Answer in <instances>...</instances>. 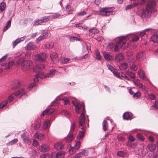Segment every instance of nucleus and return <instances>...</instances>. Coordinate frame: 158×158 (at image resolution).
Listing matches in <instances>:
<instances>
[{"label": "nucleus", "mask_w": 158, "mask_h": 158, "mask_svg": "<svg viewBox=\"0 0 158 158\" xmlns=\"http://www.w3.org/2000/svg\"><path fill=\"white\" fill-rule=\"evenodd\" d=\"M142 3H145L148 1L146 7L142 11V16L149 18L152 13H155L157 11L156 7V3L154 0H141Z\"/></svg>", "instance_id": "obj_1"}, {"label": "nucleus", "mask_w": 158, "mask_h": 158, "mask_svg": "<svg viewBox=\"0 0 158 158\" xmlns=\"http://www.w3.org/2000/svg\"><path fill=\"white\" fill-rule=\"evenodd\" d=\"M16 63L21 65V68L23 71L29 70L31 69L32 66L31 61L30 60H25L24 57H21L17 60Z\"/></svg>", "instance_id": "obj_2"}, {"label": "nucleus", "mask_w": 158, "mask_h": 158, "mask_svg": "<svg viewBox=\"0 0 158 158\" xmlns=\"http://www.w3.org/2000/svg\"><path fill=\"white\" fill-rule=\"evenodd\" d=\"M56 71L54 69L51 70L47 74H44V73H41L40 74H36L35 76L34 81L35 82H37L39 81V78L41 79H44L47 77H52L55 74Z\"/></svg>", "instance_id": "obj_3"}, {"label": "nucleus", "mask_w": 158, "mask_h": 158, "mask_svg": "<svg viewBox=\"0 0 158 158\" xmlns=\"http://www.w3.org/2000/svg\"><path fill=\"white\" fill-rule=\"evenodd\" d=\"M132 35H128L126 36H123L122 38L119 39L117 41V43L114 45L113 47L114 48V51L115 52H118L119 49L121 48L123 45L126 43L127 38H128Z\"/></svg>", "instance_id": "obj_4"}, {"label": "nucleus", "mask_w": 158, "mask_h": 158, "mask_svg": "<svg viewBox=\"0 0 158 158\" xmlns=\"http://www.w3.org/2000/svg\"><path fill=\"white\" fill-rule=\"evenodd\" d=\"M114 10L113 7H105L101 8L100 10L99 15L102 16H109L113 14Z\"/></svg>", "instance_id": "obj_5"}, {"label": "nucleus", "mask_w": 158, "mask_h": 158, "mask_svg": "<svg viewBox=\"0 0 158 158\" xmlns=\"http://www.w3.org/2000/svg\"><path fill=\"white\" fill-rule=\"evenodd\" d=\"M85 106L83 107V111L81 113L80 116L79 120V127L82 130H84V125L85 124Z\"/></svg>", "instance_id": "obj_6"}, {"label": "nucleus", "mask_w": 158, "mask_h": 158, "mask_svg": "<svg viewBox=\"0 0 158 158\" xmlns=\"http://www.w3.org/2000/svg\"><path fill=\"white\" fill-rule=\"evenodd\" d=\"M47 58L46 55L44 52L40 53L35 56L34 59L36 60L43 62Z\"/></svg>", "instance_id": "obj_7"}, {"label": "nucleus", "mask_w": 158, "mask_h": 158, "mask_svg": "<svg viewBox=\"0 0 158 158\" xmlns=\"http://www.w3.org/2000/svg\"><path fill=\"white\" fill-rule=\"evenodd\" d=\"M81 146V142L80 141H77L75 143V144L73 147H71L69 149V152L71 154H73L76 152V150H78Z\"/></svg>", "instance_id": "obj_8"}, {"label": "nucleus", "mask_w": 158, "mask_h": 158, "mask_svg": "<svg viewBox=\"0 0 158 158\" xmlns=\"http://www.w3.org/2000/svg\"><path fill=\"white\" fill-rule=\"evenodd\" d=\"M14 94H12L9 96L8 97V99L3 101L0 104V108H2L5 107L9 102H10L12 101L13 100V96Z\"/></svg>", "instance_id": "obj_9"}, {"label": "nucleus", "mask_w": 158, "mask_h": 158, "mask_svg": "<svg viewBox=\"0 0 158 158\" xmlns=\"http://www.w3.org/2000/svg\"><path fill=\"white\" fill-rule=\"evenodd\" d=\"M44 68V65L43 64L38 65L36 66L33 69L34 72L38 73L37 74H40L41 73H43L42 71Z\"/></svg>", "instance_id": "obj_10"}, {"label": "nucleus", "mask_w": 158, "mask_h": 158, "mask_svg": "<svg viewBox=\"0 0 158 158\" xmlns=\"http://www.w3.org/2000/svg\"><path fill=\"white\" fill-rule=\"evenodd\" d=\"M146 58V54L143 51L140 52L136 55V59L139 61H141Z\"/></svg>", "instance_id": "obj_11"}, {"label": "nucleus", "mask_w": 158, "mask_h": 158, "mask_svg": "<svg viewBox=\"0 0 158 158\" xmlns=\"http://www.w3.org/2000/svg\"><path fill=\"white\" fill-rule=\"evenodd\" d=\"M105 59L107 61L112 60L114 59L113 57L109 52H103L102 53Z\"/></svg>", "instance_id": "obj_12"}, {"label": "nucleus", "mask_w": 158, "mask_h": 158, "mask_svg": "<svg viewBox=\"0 0 158 158\" xmlns=\"http://www.w3.org/2000/svg\"><path fill=\"white\" fill-rule=\"evenodd\" d=\"M25 47L27 50H34L36 48V47L34 44L33 42H30L27 44Z\"/></svg>", "instance_id": "obj_13"}, {"label": "nucleus", "mask_w": 158, "mask_h": 158, "mask_svg": "<svg viewBox=\"0 0 158 158\" xmlns=\"http://www.w3.org/2000/svg\"><path fill=\"white\" fill-rule=\"evenodd\" d=\"M21 137L24 143L28 145H30L31 143V141L29 139L28 136H26V134L24 133L21 135Z\"/></svg>", "instance_id": "obj_14"}, {"label": "nucleus", "mask_w": 158, "mask_h": 158, "mask_svg": "<svg viewBox=\"0 0 158 158\" xmlns=\"http://www.w3.org/2000/svg\"><path fill=\"white\" fill-rule=\"evenodd\" d=\"M132 114L130 112H126L123 115V118L126 120H130L132 118Z\"/></svg>", "instance_id": "obj_15"}, {"label": "nucleus", "mask_w": 158, "mask_h": 158, "mask_svg": "<svg viewBox=\"0 0 158 158\" xmlns=\"http://www.w3.org/2000/svg\"><path fill=\"white\" fill-rule=\"evenodd\" d=\"M40 149L41 152H46L49 150V147L48 145L44 144L40 146Z\"/></svg>", "instance_id": "obj_16"}, {"label": "nucleus", "mask_w": 158, "mask_h": 158, "mask_svg": "<svg viewBox=\"0 0 158 158\" xmlns=\"http://www.w3.org/2000/svg\"><path fill=\"white\" fill-rule=\"evenodd\" d=\"M51 60L54 63H56L58 60V56L56 52H52L50 55Z\"/></svg>", "instance_id": "obj_17"}, {"label": "nucleus", "mask_w": 158, "mask_h": 158, "mask_svg": "<svg viewBox=\"0 0 158 158\" xmlns=\"http://www.w3.org/2000/svg\"><path fill=\"white\" fill-rule=\"evenodd\" d=\"M65 10L68 14H73L74 8L72 6L68 4L66 6Z\"/></svg>", "instance_id": "obj_18"}, {"label": "nucleus", "mask_w": 158, "mask_h": 158, "mask_svg": "<svg viewBox=\"0 0 158 158\" xmlns=\"http://www.w3.org/2000/svg\"><path fill=\"white\" fill-rule=\"evenodd\" d=\"M20 85V82L19 80H16L13 82L11 86V87L13 89H16L19 87Z\"/></svg>", "instance_id": "obj_19"}, {"label": "nucleus", "mask_w": 158, "mask_h": 158, "mask_svg": "<svg viewBox=\"0 0 158 158\" xmlns=\"http://www.w3.org/2000/svg\"><path fill=\"white\" fill-rule=\"evenodd\" d=\"M54 147L56 150H59L62 149L63 148V146L60 142L56 143L54 145Z\"/></svg>", "instance_id": "obj_20"}, {"label": "nucleus", "mask_w": 158, "mask_h": 158, "mask_svg": "<svg viewBox=\"0 0 158 158\" xmlns=\"http://www.w3.org/2000/svg\"><path fill=\"white\" fill-rule=\"evenodd\" d=\"M11 19H10L7 21L5 26L3 29V31L4 32H5L6 31V30L8 29L10 27L11 24Z\"/></svg>", "instance_id": "obj_21"}, {"label": "nucleus", "mask_w": 158, "mask_h": 158, "mask_svg": "<svg viewBox=\"0 0 158 158\" xmlns=\"http://www.w3.org/2000/svg\"><path fill=\"white\" fill-rule=\"evenodd\" d=\"M150 40L153 41L154 43H158V35H154L150 38Z\"/></svg>", "instance_id": "obj_22"}, {"label": "nucleus", "mask_w": 158, "mask_h": 158, "mask_svg": "<svg viewBox=\"0 0 158 158\" xmlns=\"http://www.w3.org/2000/svg\"><path fill=\"white\" fill-rule=\"evenodd\" d=\"M133 142H127V145L129 148H134L136 147L137 145V143H132Z\"/></svg>", "instance_id": "obj_23"}, {"label": "nucleus", "mask_w": 158, "mask_h": 158, "mask_svg": "<svg viewBox=\"0 0 158 158\" xmlns=\"http://www.w3.org/2000/svg\"><path fill=\"white\" fill-rule=\"evenodd\" d=\"M54 44L53 42H46L45 44V47L48 49H51L53 48Z\"/></svg>", "instance_id": "obj_24"}, {"label": "nucleus", "mask_w": 158, "mask_h": 158, "mask_svg": "<svg viewBox=\"0 0 158 158\" xmlns=\"http://www.w3.org/2000/svg\"><path fill=\"white\" fill-rule=\"evenodd\" d=\"M122 54L121 53L117 54L115 57V60L118 61H120L123 59Z\"/></svg>", "instance_id": "obj_25"}, {"label": "nucleus", "mask_w": 158, "mask_h": 158, "mask_svg": "<svg viewBox=\"0 0 158 158\" xmlns=\"http://www.w3.org/2000/svg\"><path fill=\"white\" fill-rule=\"evenodd\" d=\"M138 73L141 78L143 79H146V77L143 71L141 69H139L138 71Z\"/></svg>", "instance_id": "obj_26"}, {"label": "nucleus", "mask_w": 158, "mask_h": 158, "mask_svg": "<svg viewBox=\"0 0 158 158\" xmlns=\"http://www.w3.org/2000/svg\"><path fill=\"white\" fill-rule=\"evenodd\" d=\"M65 153L62 151H60L56 154V157L57 158H63L64 156Z\"/></svg>", "instance_id": "obj_27"}, {"label": "nucleus", "mask_w": 158, "mask_h": 158, "mask_svg": "<svg viewBox=\"0 0 158 158\" xmlns=\"http://www.w3.org/2000/svg\"><path fill=\"white\" fill-rule=\"evenodd\" d=\"M117 155L119 157H124L126 155L127 153L123 151H119L117 152Z\"/></svg>", "instance_id": "obj_28"}, {"label": "nucleus", "mask_w": 158, "mask_h": 158, "mask_svg": "<svg viewBox=\"0 0 158 158\" xmlns=\"http://www.w3.org/2000/svg\"><path fill=\"white\" fill-rule=\"evenodd\" d=\"M148 148L150 152H153L156 149V145L154 144H150L148 146Z\"/></svg>", "instance_id": "obj_29"}, {"label": "nucleus", "mask_w": 158, "mask_h": 158, "mask_svg": "<svg viewBox=\"0 0 158 158\" xmlns=\"http://www.w3.org/2000/svg\"><path fill=\"white\" fill-rule=\"evenodd\" d=\"M126 73L127 75H129L131 78H134L135 77V73L133 72L128 70L126 72Z\"/></svg>", "instance_id": "obj_30"}, {"label": "nucleus", "mask_w": 158, "mask_h": 158, "mask_svg": "<svg viewBox=\"0 0 158 158\" xmlns=\"http://www.w3.org/2000/svg\"><path fill=\"white\" fill-rule=\"evenodd\" d=\"M89 31L93 34H97L99 32V31L95 27H92L89 30Z\"/></svg>", "instance_id": "obj_31"}, {"label": "nucleus", "mask_w": 158, "mask_h": 158, "mask_svg": "<svg viewBox=\"0 0 158 158\" xmlns=\"http://www.w3.org/2000/svg\"><path fill=\"white\" fill-rule=\"evenodd\" d=\"M111 71L113 73L114 75L117 77L119 78H121V77L120 76L119 73L116 72V70L113 68L112 69V70H111Z\"/></svg>", "instance_id": "obj_32"}, {"label": "nucleus", "mask_w": 158, "mask_h": 158, "mask_svg": "<svg viewBox=\"0 0 158 158\" xmlns=\"http://www.w3.org/2000/svg\"><path fill=\"white\" fill-rule=\"evenodd\" d=\"M108 127V123L106 121L104 120L102 122L103 129L104 131H106L107 130Z\"/></svg>", "instance_id": "obj_33"}, {"label": "nucleus", "mask_w": 158, "mask_h": 158, "mask_svg": "<svg viewBox=\"0 0 158 158\" xmlns=\"http://www.w3.org/2000/svg\"><path fill=\"white\" fill-rule=\"evenodd\" d=\"M14 64V62L13 61H9L7 65H6L4 68L5 69H8L10 68H11L13 66Z\"/></svg>", "instance_id": "obj_34"}, {"label": "nucleus", "mask_w": 158, "mask_h": 158, "mask_svg": "<svg viewBox=\"0 0 158 158\" xmlns=\"http://www.w3.org/2000/svg\"><path fill=\"white\" fill-rule=\"evenodd\" d=\"M95 55L96 59L98 60H102V57L101 56L99 51L98 50L95 51Z\"/></svg>", "instance_id": "obj_35"}, {"label": "nucleus", "mask_w": 158, "mask_h": 158, "mask_svg": "<svg viewBox=\"0 0 158 158\" xmlns=\"http://www.w3.org/2000/svg\"><path fill=\"white\" fill-rule=\"evenodd\" d=\"M137 138L138 139L142 141H144L145 140V138L141 134L138 133L136 135Z\"/></svg>", "instance_id": "obj_36"}, {"label": "nucleus", "mask_w": 158, "mask_h": 158, "mask_svg": "<svg viewBox=\"0 0 158 158\" xmlns=\"http://www.w3.org/2000/svg\"><path fill=\"white\" fill-rule=\"evenodd\" d=\"M158 108V101H156L155 102V104L150 107L151 110H153Z\"/></svg>", "instance_id": "obj_37"}, {"label": "nucleus", "mask_w": 158, "mask_h": 158, "mask_svg": "<svg viewBox=\"0 0 158 158\" xmlns=\"http://www.w3.org/2000/svg\"><path fill=\"white\" fill-rule=\"evenodd\" d=\"M6 6V4L4 2H2L0 3V10L1 12L4 10Z\"/></svg>", "instance_id": "obj_38"}, {"label": "nucleus", "mask_w": 158, "mask_h": 158, "mask_svg": "<svg viewBox=\"0 0 158 158\" xmlns=\"http://www.w3.org/2000/svg\"><path fill=\"white\" fill-rule=\"evenodd\" d=\"M84 135V133L83 131H79L78 135L77 137L78 139H80L83 138Z\"/></svg>", "instance_id": "obj_39"}, {"label": "nucleus", "mask_w": 158, "mask_h": 158, "mask_svg": "<svg viewBox=\"0 0 158 158\" xmlns=\"http://www.w3.org/2000/svg\"><path fill=\"white\" fill-rule=\"evenodd\" d=\"M50 19L49 16H44L41 19V22L45 23L48 21Z\"/></svg>", "instance_id": "obj_40"}, {"label": "nucleus", "mask_w": 158, "mask_h": 158, "mask_svg": "<svg viewBox=\"0 0 158 158\" xmlns=\"http://www.w3.org/2000/svg\"><path fill=\"white\" fill-rule=\"evenodd\" d=\"M29 155L31 157L34 156H37V152L36 150H33L30 152Z\"/></svg>", "instance_id": "obj_41"}, {"label": "nucleus", "mask_w": 158, "mask_h": 158, "mask_svg": "<svg viewBox=\"0 0 158 158\" xmlns=\"http://www.w3.org/2000/svg\"><path fill=\"white\" fill-rule=\"evenodd\" d=\"M127 64L125 63H123L121 65L120 67V68L121 70L122 69H126L127 67Z\"/></svg>", "instance_id": "obj_42"}, {"label": "nucleus", "mask_w": 158, "mask_h": 158, "mask_svg": "<svg viewBox=\"0 0 158 158\" xmlns=\"http://www.w3.org/2000/svg\"><path fill=\"white\" fill-rule=\"evenodd\" d=\"M18 140L17 139H15L13 140H12L9 143H7V145H12L16 143H17L18 141Z\"/></svg>", "instance_id": "obj_43"}, {"label": "nucleus", "mask_w": 158, "mask_h": 158, "mask_svg": "<svg viewBox=\"0 0 158 158\" xmlns=\"http://www.w3.org/2000/svg\"><path fill=\"white\" fill-rule=\"evenodd\" d=\"M73 135V134H71L69 136H68L66 139V142L67 143H69L72 141Z\"/></svg>", "instance_id": "obj_44"}, {"label": "nucleus", "mask_w": 158, "mask_h": 158, "mask_svg": "<svg viewBox=\"0 0 158 158\" xmlns=\"http://www.w3.org/2000/svg\"><path fill=\"white\" fill-rule=\"evenodd\" d=\"M24 90V89L23 88H22L20 89L18 91L15 92L14 94V95L16 96H18L23 93Z\"/></svg>", "instance_id": "obj_45"}, {"label": "nucleus", "mask_w": 158, "mask_h": 158, "mask_svg": "<svg viewBox=\"0 0 158 158\" xmlns=\"http://www.w3.org/2000/svg\"><path fill=\"white\" fill-rule=\"evenodd\" d=\"M81 105L79 104V105H76L75 107V110L77 113H79V110L81 108Z\"/></svg>", "instance_id": "obj_46"}, {"label": "nucleus", "mask_w": 158, "mask_h": 158, "mask_svg": "<svg viewBox=\"0 0 158 158\" xmlns=\"http://www.w3.org/2000/svg\"><path fill=\"white\" fill-rule=\"evenodd\" d=\"M70 60L69 58H63L61 59V61L63 64H66Z\"/></svg>", "instance_id": "obj_47"}, {"label": "nucleus", "mask_w": 158, "mask_h": 158, "mask_svg": "<svg viewBox=\"0 0 158 158\" xmlns=\"http://www.w3.org/2000/svg\"><path fill=\"white\" fill-rule=\"evenodd\" d=\"M141 94L139 91H138L134 93L133 96L134 98H138L141 96Z\"/></svg>", "instance_id": "obj_48"}, {"label": "nucleus", "mask_w": 158, "mask_h": 158, "mask_svg": "<svg viewBox=\"0 0 158 158\" xmlns=\"http://www.w3.org/2000/svg\"><path fill=\"white\" fill-rule=\"evenodd\" d=\"M49 122V121L48 120H46L45 122L43 125V128L45 130L47 128Z\"/></svg>", "instance_id": "obj_49"}, {"label": "nucleus", "mask_w": 158, "mask_h": 158, "mask_svg": "<svg viewBox=\"0 0 158 158\" xmlns=\"http://www.w3.org/2000/svg\"><path fill=\"white\" fill-rule=\"evenodd\" d=\"M81 154L82 155L85 156H87L88 154V151L84 150L81 152Z\"/></svg>", "instance_id": "obj_50"}, {"label": "nucleus", "mask_w": 158, "mask_h": 158, "mask_svg": "<svg viewBox=\"0 0 158 158\" xmlns=\"http://www.w3.org/2000/svg\"><path fill=\"white\" fill-rule=\"evenodd\" d=\"M136 85H137L140 88H142L143 86V84L139 82V80H137L136 82L135 83Z\"/></svg>", "instance_id": "obj_51"}, {"label": "nucleus", "mask_w": 158, "mask_h": 158, "mask_svg": "<svg viewBox=\"0 0 158 158\" xmlns=\"http://www.w3.org/2000/svg\"><path fill=\"white\" fill-rule=\"evenodd\" d=\"M42 23L41 22V19H38L37 20H36L34 23L33 25V26L38 25H39V24H40V23Z\"/></svg>", "instance_id": "obj_52"}, {"label": "nucleus", "mask_w": 158, "mask_h": 158, "mask_svg": "<svg viewBox=\"0 0 158 158\" xmlns=\"http://www.w3.org/2000/svg\"><path fill=\"white\" fill-rule=\"evenodd\" d=\"M43 39H46L48 36V32H44L42 34L40 35Z\"/></svg>", "instance_id": "obj_53"}, {"label": "nucleus", "mask_w": 158, "mask_h": 158, "mask_svg": "<svg viewBox=\"0 0 158 158\" xmlns=\"http://www.w3.org/2000/svg\"><path fill=\"white\" fill-rule=\"evenodd\" d=\"M137 67L134 63L132 64L131 66L130 67L131 70L134 71H136L137 70Z\"/></svg>", "instance_id": "obj_54"}, {"label": "nucleus", "mask_w": 158, "mask_h": 158, "mask_svg": "<svg viewBox=\"0 0 158 158\" xmlns=\"http://www.w3.org/2000/svg\"><path fill=\"white\" fill-rule=\"evenodd\" d=\"M62 100L63 102V103L64 104H68L69 102L67 97H65L62 99Z\"/></svg>", "instance_id": "obj_55"}, {"label": "nucleus", "mask_w": 158, "mask_h": 158, "mask_svg": "<svg viewBox=\"0 0 158 158\" xmlns=\"http://www.w3.org/2000/svg\"><path fill=\"white\" fill-rule=\"evenodd\" d=\"M139 35H137L135 37L131 38V40L132 41H138L139 39Z\"/></svg>", "instance_id": "obj_56"}, {"label": "nucleus", "mask_w": 158, "mask_h": 158, "mask_svg": "<svg viewBox=\"0 0 158 158\" xmlns=\"http://www.w3.org/2000/svg\"><path fill=\"white\" fill-rule=\"evenodd\" d=\"M69 40L70 41L73 42V41H74L75 40H79V38H78L77 37H75V36H73V37H71L70 38Z\"/></svg>", "instance_id": "obj_57"}, {"label": "nucleus", "mask_w": 158, "mask_h": 158, "mask_svg": "<svg viewBox=\"0 0 158 158\" xmlns=\"http://www.w3.org/2000/svg\"><path fill=\"white\" fill-rule=\"evenodd\" d=\"M75 123H72L71 126L70 127V131H74L75 130Z\"/></svg>", "instance_id": "obj_58"}, {"label": "nucleus", "mask_w": 158, "mask_h": 158, "mask_svg": "<svg viewBox=\"0 0 158 158\" xmlns=\"http://www.w3.org/2000/svg\"><path fill=\"white\" fill-rule=\"evenodd\" d=\"M94 39L97 41H101L103 40V38L102 36H98L94 38Z\"/></svg>", "instance_id": "obj_59"}, {"label": "nucleus", "mask_w": 158, "mask_h": 158, "mask_svg": "<svg viewBox=\"0 0 158 158\" xmlns=\"http://www.w3.org/2000/svg\"><path fill=\"white\" fill-rule=\"evenodd\" d=\"M146 33L145 32V31H142L140 32V33L139 35V36L142 38L143 36H144L146 34Z\"/></svg>", "instance_id": "obj_60"}, {"label": "nucleus", "mask_w": 158, "mask_h": 158, "mask_svg": "<svg viewBox=\"0 0 158 158\" xmlns=\"http://www.w3.org/2000/svg\"><path fill=\"white\" fill-rule=\"evenodd\" d=\"M75 26L78 28H83L84 27V26L81 23H77L75 24Z\"/></svg>", "instance_id": "obj_61"}, {"label": "nucleus", "mask_w": 158, "mask_h": 158, "mask_svg": "<svg viewBox=\"0 0 158 158\" xmlns=\"http://www.w3.org/2000/svg\"><path fill=\"white\" fill-rule=\"evenodd\" d=\"M87 13L85 11H82L78 13L77 14V16H82L86 15Z\"/></svg>", "instance_id": "obj_62"}, {"label": "nucleus", "mask_w": 158, "mask_h": 158, "mask_svg": "<svg viewBox=\"0 0 158 158\" xmlns=\"http://www.w3.org/2000/svg\"><path fill=\"white\" fill-rule=\"evenodd\" d=\"M19 40L17 39L15 41L13 42V47L14 48L18 44L20 43L19 42Z\"/></svg>", "instance_id": "obj_63"}, {"label": "nucleus", "mask_w": 158, "mask_h": 158, "mask_svg": "<svg viewBox=\"0 0 158 158\" xmlns=\"http://www.w3.org/2000/svg\"><path fill=\"white\" fill-rule=\"evenodd\" d=\"M128 140L127 142H133L135 140L134 138L132 136H130L128 138Z\"/></svg>", "instance_id": "obj_64"}]
</instances>
